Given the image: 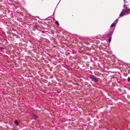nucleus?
Instances as JSON below:
<instances>
[{
    "label": "nucleus",
    "instance_id": "obj_9",
    "mask_svg": "<svg viewBox=\"0 0 130 130\" xmlns=\"http://www.w3.org/2000/svg\"><path fill=\"white\" fill-rule=\"evenodd\" d=\"M108 38V42L109 43H110L111 42V37H110L109 38Z\"/></svg>",
    "mask_w": 130,
    "mask_h": 130
},
{
    "label": "nucleus",
    "instance_id": "obj_21",
    "mask_svg": "<svg viewBox=\"0 0 130 130\" xmlns=\"http://www.w3.org/2000/svg\"><path fill=\"white\" fill-rule=\"evenodd\" d=\"M124 0V1L125 2V0Z\"/></svg>",
    "mask_w": 130,
    "mask_h": 130
},
{
    "label": "nucleus",
    "instance_id": "obj_20",
    "mask_svg": "<svg viewBox=\"0 0 130 130\" xmlns=\"http://www.w3.org/2000/svg\"><path fill=\"white\" fill-rule=\"evenodd\" d=\"M110 105H112V104H109Z\"/></svg>",
    "mask_w": 130,
    "mask_h": 130
},
{
    "label": "nucleus",
    "instance_id": "obj_5",
    "mask_svg": "<svg viewBox=\"0 0 130 130\" xmlns=\"http://www.w3.org/2000/svg\"><path fill=\"white\" fill-rule=\"evenodd\" d=\"M34 27L36 29L38 30H40V28L36 25H34Z\"/></svg>",
    "mask_w": 130,
    "mask_h": 130
},
{
    "label": "nucleus",
    "instance_id": "obj_11",
    "mask_svg": "<svg viewBox=\"0 0 130 130\" xmlns=\"http://www.w3.org/2000/svg\"><path fill=\"white\" fill-rule=\"evenodd\" d=\"M55 23L57 25L59 26V24L58 21H56Z\"/></svg>",
    "mask_w": 130,
    "mask_h": 130
},
{
    "label": "nucleus",
    "instance_id": "obj_17",
    "mask_svg": "<svg viewBox=\"0 0 130 130\" xmlns=\"http://www.w3.org/2000/svg\"><path fill=\"white\" fill-rule=\"evenodd\" d=\"M77 84V86H78V85H79V84H78V83H77V84Z\"/></svg>",
    "mask_w": 130,
    "mask_h": 130
},
{
    "label": "nucleus",
    "instance_id": "obj_1",
    "mask_svg": "<svg viewBox=\"0 0 130 130\" xmlns=\"http://www.w3.org/2000/svg\"><path fill=\"white\" fill-rule=\"evenodd\" d=\"M89 77L91 80L94 81L95 83H97L98 82V79L94 75H90Z\"/></svg>",
    "mask_w": 130,
    "mask_h": 130
},
{
    "label": "nucleus",
    "instance_id": "obj_3",
    "mask_svg": "<svg viewBox=\"0 0 130 130\" xmlns=\"http://www.w3.org/2000/svg\"><path fill=\"white\" fill-rule=\"evenodd\" d=\"M32 114L33 117V118L34 120H36L38 118V117L37 116V115L35 114L32 113Z\"/></svg>",
    "mask_w": 130,
    "mask_h": 130
},
{
    "label": "nucleus",
    "instance_id": "obj_2",
    "mask_svg": "<svg viewBox=\"0 0 130 130\" xmlns=\"http://www.w3.org/2000/svg\"><path fill=\"white\" fill-rule=\"evenodd\" d=\"M123 10L121 12L120 14L119 15V17L118 18L122 17L125 14L124 11H123Z\"/></svg>",
    "mask_w": 130,
    "mask_h": 130
},
{
    "label": "nucleus",
    "instance_id": "obj_14",
    "mask_svg": "<svg viewBox=\"0 0 130 130\" xmlns=\"http://www.w3.org/2000/svg\"><path fill=\"white\" fill-rule=\"evenodd\" d=\"M55 10H54V12L53 14V15L54 16V14H55Z\"/></svg>",
    "mask_w": 130,
    "mask_h": 130
},
{
    "label": "nucleus",
    "instance_id": "obj_6",
    "mask_svg": "<svg viewBox=\"0 0 130 130\" xmlns=\"http://www.w3.org/2000/svg\"><path fill=\"white\" fill-rule=\"evenodd\" d=\"M14 123L15 124L19 126V123L17 120H15L14 122Z\"/></svg>",
    "mask_w": 130,
    "mask_h": 130
},
{
    "label": "nucleus",
    "instance_id": "obj_7",
    "mask_svg": "<svg viewBox=\"0 0 130 130\" xmlns=\"http://www.w3.org/2000/svg\"><path fill=\"white\" fill-rule=\"evenodd\" d=\"M130 11V9H126L125 11H124V12L125 13H129V12Z\"/></svg>",
    "mask_w": 130,
    "mask_h": 130
},
{
    "label": "nucleus",
    "instance_id": "obj_22",
    "mask_svg": "<svg viewBox=\"0 0 130 130\" xmlns=\"http://www.w3.org/2000/svg\"><path fill=\"white\" fill-rule=\"evenodd\" d=\"M59 2H60V1H59Z\"/></svg>",
    "mask_w": 130,
    "mask_h": 130
},
{
    "label": "nucleus",
    "instance_id": "obj_10",
    "mask_svg": "<svg viewBox=\"0 0 130 130\" xmlns=\"http://www.w3.org/2000/svg\"><path fill=\"white\" fill-rule=\"evenodd\" d=\"M115 26V25L113 23H112L110 26V27H112Z\"/></svg>",
    "mask_w": 130,
    "mask_h": 130
},
{
    "label": "nucleus",
    "instance_id": "obj_19",
    "mask_svg": "<svg viewBox=\"0 0 130 130\" xmlns=\"http://www.w3.org/2000/svg\"><path fill=\"white\" fill-rule=\"evenodd\" d=\"M112 107H110V108H112Z\"/></svg>",
    "mask_w": 130,
    "mask_h": 130
},
{
    "label": "nucleus",
    "instance_id": "obj_16",
    "mask_svg": "<svg viewBox=\"0 0 130 130\" xmlns=\"http://www.w3.org/2000/svg\"><path fill=\"white\" fill-rule=\"evenodd\" d=\"M87 45H89V44H89V43H88V42H87Z\"/></svg>",
    "mask_w": 130,
    "mask_h": 130
},
{
    "label": "nucleus",
    "instance_id": "obj_15",
    "mask_svg": "<svg viewBox=\"0 0 130 130\" xmlns=\"http://www.w3.org/2000/svg\"><path fill=\"white\" fill-rule=\"evenodd\" d=\"M125 4H124V5H123V7L125 8Z\"/></svg>",
    "mask_w": 130,
    "mask_h": 130
},
{
    "label": "nucleus",
    "instance_id": "obj_4",
    "mask_svg": "<svg viewBox=\"0 0 130 130\" xmlns=\"http://www.w3.org/2000/svg\"><path fill=\"white\" fill-rule=\"evenodd\" d=\"M113 33V32L111 31L108 33L107 36L108 38H109L110 37H111Z\"/></svg>",
    "mask_w": 130,
    "mask_h": 130
},
{
    "label": "nucleus",
    "instance_id": "obj_8",
    "mask_svg": "<svg viewBox=\"0 0 130 130\" xmlns=\"http://www.w3.org/2000/svg\"><path fill=\"white\" fill-rule=\"evenodd\" d=\"M118 20L117 19H116L115 21L113 23L115 25H116V24L117 23Z\"/></svg>",
    "mask_w": 130,
    "mask_h": 130
},
{
    "label": "nucleus",
    "instance_id": "obj_12",
    "mask_svg": "<svg viewBox=\"0 0 130 130\" xmlns=\"http://www.w3.org/2000/svg\"><path fill=\"white\" fill-rule=\"evenodd\" d=\"M5 49V48L3 47H1L0 46V50H4Z\"/></svg>",
    "mask_w": 130,
    "mask_h": 130
},
{
    "label": "nucleus",
    "instance_id": "obj_13",
    "mask_svg": "<svg viewBox=\"0 0 130 130\" xmlns=\"http://www.w3.org/2000/svg\"><path fill=\"white\" fill-rule=\"evenodd\" d=\"M127 80L129 82H130V77H129L128 78Z\"/></svg>",
    "mask_w": 130,
    "mask_h": 130
},
{
    "label": "nucleus",
    "instance_id": "obj_18",
    "mask_svg": "<svg viewBox=\"0 0 130 130\" xmlns=\"http://www.w3.org/2000/svg\"><path fill=\"white\" fill-rule=\"evenodd\" d=\"M6 42L7 43H8V41H6Z\"/></svg>",
    "mask_w": 130,
    "mask_h": 130
}]
</instances>
